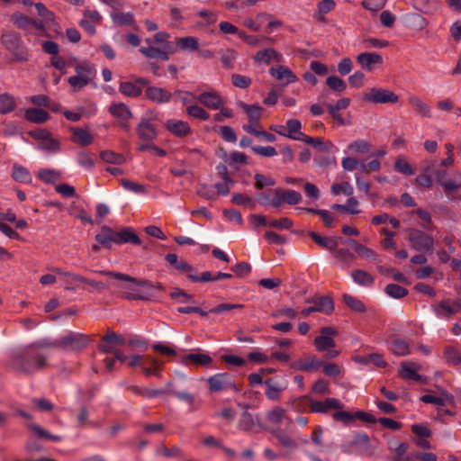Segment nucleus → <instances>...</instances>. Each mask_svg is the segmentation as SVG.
Masks as SVG:
<instances>
[{"label":"nucleus","instance_id":"f257e3e1","mask_svg":"<svg viewBox=\"0 0 461 461\" xmlns=\"http://www.w3.org/2000/svg\"><path fill=\"white\" fill-rule=\"evenodd\" d=\"M10 366L17 372L32 375L48 366L47 357L28 345L12 354Z\"/></svg>","mask_w":461,"mask_h":461},{"label":"nucleus","instance_id":"f03ea898","mask_svg":"<svg viewBox=\"0 0 461 461\" xmlns=\"http://www.w3.org/2000/svg\"><path fill=\"white\" fill-rule=\"evenodd\" d=\"M338 333L333 327H322L314 340L313 345L318 352H326L323 356L324 359H332L339 356L340 351L335 349L336 341L334 336Z\"/></svg>","mask_w":461,"mask_h":461},{"label":"nucleus","instance_id":"7ed1b4c3","mask_svg":"<svg viewBox=\"0 0 461 461\" xmlns=\"http://www.w3.org/2000/svg\"><path fill=\"white\" fill-rule=\"evenodd\" d=\"M162 364L149 355H133L128 357V366L131 368L140 366L146 376H160Z\"/></svg>","mask_w":461,"mask_h":461},{"label":"nucleus","instance_id":"20e7f679","mask_svg":"<svg viewBox=\"0 0 461 461\" xmlns=\"http://www.w3.org/2000/svg\"><path fill=\"white\" fill-rule=\"evenodd\" d=\"M1 42L13 54V61L24 62L28 59L26 49L16 33H4L1 37Z\"/></svg>","mask_w":461,"mask_h":461},{"label":"nucleus","instance_id":"39448f33","mask_svg":"<svg viewBox=\"0 0 461 461\" xmlns=\"http://www.w3.org/2000/svg\"><path fill=\"white\" fill-rule=\"evenodd\" d=\"M408 240L411 243V248L417 251L424 253H431L433 251V238L420 230H409Z\"/></svg>","mask_w":461,"mask_h":461},{"label":"nucleus","instance_id":"423d86ee","mask_svg":"<svg viewBox=\"0 0 461 461\" xmlns=\"http://www.w3.org/2000/svg\"><path fill=\"white\" fill-rule=\"evenodd\" d=\"M28 134L38 141L39 149L46 152L55 153L60 149L59 140L53 138L51 132L45 129H35L30 131Z\"/></svg>","mask_w":461,"mask_h":461},{"label":"nucleus","instance_id":"0eeeda50","mask_svg":"<svg viewBox=\"0 0 461 461\" xmlns=\"http://www.w3.org/2000/svg\"><path fill=\"white\" fill-rule=\"evenodd\" d=\"M363 100L373 104H395L399 96L388 89L371 87L363 93Z\"/></svg>","mask_w":461,"mask_h":461},{"label":"nucleus","instance_id":"6e6552de","mask_svg":"<svg viewBox=\"0 0 461 461\" xmlns=\"http://www.w3.org/2000/svg\"><path fill=\"white\" fill-rule=\"evenodd\" d=\"M59 339V348L65 351H80L90 342L86 335L77 332H69Z\"/></svg>","mask_w":461,"mask_h":461},{"label":"nucleus","instance_id":"1a4fd4ad","mask_svg":"<svg viewBox=\"0 0 461 461\" xmlns=\"http://www.w3.org/2000/svg\"><path fill=\"white\" fill-rule=\"evenodd\" d=\"M270 193L273 194L271 205L275 208L280 207L283 203L295 205L302 200V194L292 189L275 188L270 189Z\"/></svg>","mask_w":461,"mask_h":461},{"label":"nucleus","instance_id":"9d476101","mask_svg":"<svg viewBox=\"0 0 461 461\" xmlns=\"http://www.w3.org/2000/svg\"><path fill=\"white\" fill-rule=\"evenodd\" d=\"M207 384L211 393H217L227 390L238 392L233 376L228 373H219L207 379Z\"/></svg>","mask_w":461,"mask_h":461},{"label":"nucleus","instance_id":"9b49d317","mask_svg":"<svg viewBox=\"0 0 461 461\" xmlns=\"http://www.w3.org/2000/svg\"><path fill=\"white\" fill-rule=\"evenodd\" d=\"M344 447H347L346 452L357 451L361 455L368 456H373L375 452V448L371 445L370 438L366 433H356L353 440Z\"/></svg>","mask_w":461,"mask_h":461},{"label":"nucleus","instance_id":"f8f14e48","mask_svg":"<svg viewBox=\"0 0 461 461\" xmlns=\"http://www.w3.org/2000/svg\"><path fill=\"white\" fill-rule=\"evenodd\" d=\"M303 401L309 403L312 412L327 413L330 410H341L343 404L336 398H326L323 402L314 401L310 396H303Z\"/></svg>","mask_w":461,"mask_h":461},{"label":"nucleus","instance_id":"ddd939ff","mask_svg":"<svg viewBox=\"0 0 461 461\" xmlns=\"http://www.w3.org/2000/svg\"><path fill=\"white\" fill-rule=\"evenodd\" d=\"M146 42L149 44V46L141 47L139 50L147 58L168 60L169 55L175 52V50L171 44H165L162 47H154L151 45V41L149 39H147Z\"/></svg>","mask_w":461,"mask_h":461},{"label":"nucleus","instance_id":"4468645a","mask_svg":"<svg viewBox=\"0 0 461 461\" xmlns=\"http://www.w3.org/2000/svg\"><path fill=\"white\" fill-rule=\"evenodd\" d=\"M109 113L114 118L119 120V125L125 131L130 130V119L132 118V113L123 103H113L109 106Z\"/></svg>","mask_w":461,"mask_h":461},{"label":"nucleus","instance_id":"2eb2a0df","mask_svg":"<svg viewBox=\"0 0 461 461\" xmlns=\"http://www.w3.org/2000/svg\"><path fill=\"white\" fill-rule=\"evenodd\" d=\"M100 275L103 276H108L112 278H114L116 280L124 281V282H130L139 286L148 287V288H157L158 290H164V286L161 283H157L156 285H154L151 282L145 280V279H137L135 277H132L129 275L122 274V273H117L113 271H106V270H101L97 272Z\"/></svg>","mask_w":461,"mask_h":461},{"label":"nucleus","instance_id":"dca6fc26","mask_svg":"<svg viewBox=\"0 0 461 461\" xmlns=\"http://www.w3.org/2000/svg\"><path fill=\"white\" fill-rule=\"evenodd\" d=\"M149 85V80L144 77H138L134 81L121 82L119 91L123 95L136 98L142 93V87Z\"/></svg>","mask_w":461,"mask_h":461},{"label":"nucleus","instance_id":"f3484780","mask_svg":"<svg viewBox=\"0 0 461 461\" xmlns=\"http://www.w3.org/2000/svg\"><path fill=\"white\" fill-rule=\"evenodd\" d=\"M323 365V359L315 355H307L291 364V367L302 372H315Z\"/></svg>","mask_w":461,"mask_h":461},{"label":"nucleus","instance_id":"a211bd4d","mask_svg":"<svg viewBox=\"0 0 461 461\" xmlns=\"http://www.w3.org/2000/svg\"><path fill=\"white\" fill-rule=\"evenodd\" d=\"M271 434L284 448L294 450L299 447L300 442L289 435L285 429L279 428L270 430ZM307 439H301V444H307Z\"/></svg>","mask_w":461,"mask_h":461},{"label":"nucleus","instance_id":"6ab92c4d","mask_svg":"<svg viewBox=\"0 0 461 461\" xmlns=\"http://www.w3.org/2000/svg\"><path fill=\"white\" fill-rule=\"evenodd\" d=\"M427 170H429L432 172V174L436 176L437 181L441 185L445 193L448 196L452 195L454 191L457 190L458 184H456L451 180H447V181L444 180L445 176L447 174V170H446V167H444L440 164L438 166L431 165L430 167H429L427 168Z\"/></svg>","mask_w":461,"mask_h":461},{"label":"nucleus","instance_id":"aec40b11","mask_svg":"<svg viewBox=\"0 0 461 461\" xmlns=\"http://www.w3.org/2000/svg\"><path fill=\"white\" fill-rule=\"evenodd\" d=\"M196 100L209 109L218 110L225 104V101L216 91L201 93Z\"/></svg>","mask_w":461,"mask_h":461},{"label":"nucleus","instance_id":"412c9836","mask_svg":"<svg viewBox=\"0 0 461 461\" xmlns=\"http://www.w3.org/2000/svg\"><path fill=\"white\" fill-rule=\"evenodd\" d=\"M359 66L367 71H372L377 65L383 64V57L376 52H363L357 57Z\"/></svg>","mask_w":461,"mask_h":461},{"label":"nucleus","instance_id":"4be33fe9","mask_svg":"<svg viewBox=\"0 0 461 461\" xmlns=\"http://www.w3.org/2000/svg\"><path fill=\"white\" fill-rule=\"evenodd\" d=\"M145 95L149 100L156 104L169 103L173 98L172 93L158 86L147 87L145 90Z\"/></svg>","mask_w":461,"mask_h":461},{"label":"nucleus","instance_id":"5701e85b","mask_svg":"<svg viewBox=\"0 0 461 461\" xmlns=\"http://www.w3.org/2000/svg\"><path fill=\"white\" fill-rule=\"evenodd\" d=\"M166 129L178 138H184L191 133V128L186 122L176 119L167 120L165 123Z\"/></svg>","mask_w":461,"mask_h":461},{"label":"nucleus","instance_id":"b1692460","mask_svg":"<svg viewBox=\"0 0 461 461\" xmlns=\"http://www.w3.org/2000/svg\"><path fill=\"white\" fill-rule=\"evenodd\" d=\"M269 72L272 77L283 82L284 85H288L297 80L295 74L289 68L282 65L271 68Z\"/></svg>","mask_w":461,"mask_h":461},{"label":"nucleus","instance_id":"393cba45","mask_svg":"<svg viewBox=\"0 0 461 461\" xmlns=\"http://www.w3.org/2000/svg\"><path fill=\"white\" fill-rule=\"evenodd\" d=\"M136 133L141 140L147 142L154 140L158 136L156 127L148 121H142L138 124Z\"/></svg>","mask_w":461,"mask_h":461},{"label":"nucleus","instance_id":"a878e982","mask_svg":"<svg viewBox=\"0 0 461 461\" xmlns=\"http://www.w3.org/2000/svg\"><path fill=\"white\" fill-rule=\"evenodd\" d=\"M302 123L297 119H290L286 122L285 137L303 141L305 134L301 131Z\"/></svg>","mask_w":461,"mask_h":461},{"label":"nucleus","instance_id":"bb28decb","mask_svg":"<svg viewBox=\"0 0 461 461\" xmlns=\"http://www.w3.org/2000/svg\"><path fill=\"white\" fill-rule=\"evenodd\" d=\"M409 444L402 442L396 446H391L390 448L393 451L394 455L391 457V461H414L413 454H408Z\"/></svg>","mask_w":461,"mask_h":461},{"label":"nucleus","instance_id":"cd10ccee","mask_svg":"<svg viewBox=\"0 0 461 461\" xmlns=\"http://www.w3.org/2000/svg\"><path fill=\"white\" fill-rule=\"evenodd\" d=\"M24 117L28 122L37 124L44 123L50 118L46 111L40 108L26 109Z\"/></svg>","mask_w":461,"mask_h":461},{"label":"nucleus","instance_id":"c85d7f7f","mask_svg":"<svg viewBox=\"0 0 461 461\" xmlns=\"http://www.w3.org/2000/svg\"><path fill=\"white\" fill-rule=\"evenodd\" d=\"M181 361L185 366L194 364L196 366H206L212 362V358L208 354L197 353L185 355L182 357Z\"/></svg>","mask_w":461,"mask_h":461},{"label":"nucleus","instance_id":"c756f323","mask_svg":"<svg viewBox=\"0 0 461 461\" xmlns=\"http://www.w3.org/2000/svg\"><path fill=\"white\" fill-rule=\"evenodd\" d=\"M115 243H131L134 245H140L141 240L136 233L129 229H123L121 231H115Z\"/></svg>","mask_w":461,"mask_h":461},{"label":"nucleus","instance_id":"7c9ffc66","mask_svg":"<svg viewBox=\"0 0 461 461\" xmlns=\"http://www.w3.org/2000/svg\"><path fill=\"white\" fill-rule=\"evenodd\" d=\"M127 390L133 393L134 394L145 397L154 398L163 394H167V390L164 389H150L146 387H140L137 385H129Z\"/></svg>","mask_w":461,"mask_h":461},{"label":"nucleus","instance_id":"2f4dec72","mask_svg":"<svg viewBox=\"0 0 461 461\" xmlns=\"http://www.w3.org/2000/svg\"><path fill=\"white\" fill-rule=\"evenodd\" d=\"M239 106L245 111L249 122H258L260 121L263 108L259 104H247L244 102H240Z\"/></svg>","mask_w":461,"mask_h":461},{"label":"nucleus","instance_id":"473e14b6","mask_svg":"<svg viewBox=\"0 0 461 461\" xmlns=\"http://www.w3.org/2000/svg\"><path fill=\"white\" fill-rule=\"evenodd\" d=\"M443 358L450 366H460L459 370L461 372V354L457 348L451 345L446 346L443 351Z\"/></svg>","mask_w":461,"mask_h":461},{"label":"nucleus","instance_id":"72a5a7b5","mask_svg":"<svg viewBox=\"0 0 461 461\" xmlns=\"http://www.w3.org/2000/svg\"><path fill=\"white\" fill-rule=\"evenodd\" d=\"M409 104L413 107L414 111L422 117L430 118V107L425 104L420 97L411 95L408 97Z\"/></svg>","mask_w":461,"mask_h":461},{"label":"nucleus","instance_id":"f704fd0d","mask_svg":"<svg viewBox=\"0 0 461 461\" xmlns=\"http://www.w3.org/2000/svg\"><path fill=\"white\" fill-rule=\"evenodd\" d=\"M433 312L438 317L444 319H450L454 315V311L450 308V300H441L440 302L432 304Z\"/></svg>","mask_w":461,"mask_h":461},{"label":"nucleus","instance_id":"c9c22d12","mask_svg":"<svg viewBox=\"0 0 461 461\" xmlns=\"http://www.w3.org/2000/svg\"><path fill=\"white\" fill-rule=\"evenodd\" d=\"M308 235L317 245L330 251L335 250L338 247V242L333 238L322 237L315 231H310Z\"/></svg>","mask_w":461,"mask_h":461},{"label":"nucleus","instance_id":"e433bc0d","mask_svg":"<svg viewBox=\"0 0 461 461\" xmlns=\"http://www.w3.org/2000/svg\"><path fill=\"white\" fill-rule=\"evenodd\" d=\"M95 240L107 249H111L112 242L115 243V231L110 227L104 226L101 231L95 235Z\"/></svg>","mask_w":461,"mask_h":461},{"label":"nucleus","instance_id":"4c0bfd02","mask_svg":"<svg viewBox=\"0 0 461 461\" xmlns=\"http://www.w3.org/2000/svg\"><path fill=\"white\" fill-rule=\"evenodd\" d=\"M165 259L176 269L188 274H192L194 267L184 260H178L176 254L171 253L165 257Z\"/></svg>","mask_w":461,"mask_h":461},{"label":"nucleus","instance_id":"58836bf2","mask_svg":"<svg viewBox=\"0 0 461 461\" xmlns=\"http://www.w3.org/2000/svg\"><path fill=\"white\" fill-rule=\"evenodd\" d=\"M266 418L269 424L280 426L285 418V410L282 407L276 406L267 412Z\"/></svg>","mask_w":461,"mask_h":461},{"label":"nucleus","instance_id":"ea45409f","mask_svg":"<svg viewBox=\"0 0 461 461\" xmlns=\"http://www.w3.org/2000/svg\"><path fill=\"white\" fill-rule=\"evenodd\" d=\"M349 245L355 249L359 257L363 258H372L380 262L378 255L373 249L357 242L356 240L349 241Z\"/></svg>","mask_w":461,"mask_h":461},{"label":"nucleus","instance_id":"a19ab883","mask_svg":"<svg viewBox=\"0 0 461 461\" xmlns=\"http://www.w3.org/2000/svg\"><path fill=\"white\" fill-rule=\"evenodd\" d=\"M167 393L175 395L179 400L187 402L190 407V411H195L201 405V402H197L192 393L186 392H176L173 390L167 391Z\"/></svg>","mask_w":461,"mask_h":461},{"label":"nucleus","instance_id":"79ce46f5","mask_svg":"<svg viewBox=\"0 0 461 461\" xmlns=\"http://www.w3.org/2000/svg\"><path fill=\"white\" fill-rule=\"evenodd\" d=\"M16 107L15 98L8 93L0 95V114L13 112Z\"/></svg>","mask_w":461,"mask_h":461},{"label":"nucleus","instance_id":"37998d69","mask_svg":"<svg viewBox=\"0 0 461 461\" xmlns=\"http://www.w3.org/2000/svg\"><path fill=\"white\" fill-rule=\"evenodd\" d=\"M313 307H315L316 312L330 314L334 310V303L332 299L327 296L317 298L313 301Z\"/></svg>","mask_w":461,"mask_h":461},{"label":"nucleus","instance_id":"c03bdc74","mask_svg":"<svg viewBox=\"0 0 461 461\" xmlns=\"http://www.w3.org/2000/svg\"><path fill=\"white\" fill-rule=\"evenodd\" d=\"M280 55L274 49H266L257 52L255 60L261 63L268 64L273 59L280 61Z\"/></svg>","mask_w":461,"mask_h":461},{"label":"nucleus","instance_id":"a18cd8bd","mask_svg":"<svg viewBox=\"0 0 461 461\" xmlns=\"http://www.w3.org/2000/svg\"><path fill=\"white\" fill-rule=\"evenodd\" d=\"M333 251V256L339 261H340L344 267H349L352 262L356 259L355 255L350 252L348 249H335Z\"/></svg>","mask_w":461,"mask_h":461},{"label":"nucleus","instance_id":"49530a36","mask_svg":"<svg viewBox=\"0 0 461 461\" xmlns=\"http://www.w3.org/2000/svg\"><path fill=\"white\" fill-rule=\"evenodd\" d=\"M351 276L353 280L360 285H372L374 284L373 276L366 271L356 269L352 271Z\"/></svg>","mask_w":461,"mask_h":461},{"label":"nucleus","instance_id":"de8ad7c7","mask_svg":"<svg viewBox=\"0 0 461 461\" xmlns=\"http://www.w3.org/2000/svg\"><path fill=\"white\" fill-rule=\"evenodd\" d=\"M72 131L74 142H78L82 146H87L93 142V138L86 130L81 128H73Z\"/></svg>","mask_w":461,"mask_h":461},{"label":"nucleus","instance_id":"09e8293b","mask_svg":"<svg viewBox=\"0 0 461 461\" xmlns=\"http://www.w3.org/2000/svg\"><path fill=\"white\" fill-rule=\"evenodd\" d=\"M267 386L266 395L269 400L276 401L278 400L283 388L279 386L277 384L274 383L272 379H267L264 383Z\"/></svg>","mask_w":461,"mask_h":461},{"label":"nucleus","instance_id":"8fccbe9b","mask_svg":"<svg viewBox=\"0 0 461 461\" xmlns=\"http://www.w3.org/2000/svg\"><path fill=\"white\" fill-rule=\"evenodd\" d=\"M343 301L346 303V305L350 310H352L354 312H366V306L363 303V302L355 296H352L349 294H344Z\"/></svg>","mask_w":461,"mask_h":461},{"label":"nucleus","instance_id":"3c124183","mask_svg":"<svg viewBox=\"0 0 461 461\" xmlns=\"http://www.w3.org/2000/svg\"><path fill=\"white\" fill-rule=\"evenodd\" d=\"M28 428L35 433V435L40 438H44L47 440H51L54 442L59 441L61 438L57 435H51L48 431H46L44 429H42L40 425L35 423H31L28 425Z\"/></svg>","mask_w":461,"mask_h":461},{"label":"nucleus","instance_id":"603ef678","mask_svg":"<svg viewBox=\"0 0 461 461\" xmlns=\"http://www.w3.org/2000/svg\"><path fill=\"white\" fill-rule=\"evenodd\" d=\"M300 210L305 211L307 212L317 214L321 216L323 223L328 228L333 227V216L330 212L321 209H314V208H300Z\"/></svg>","mask_w":461,"mask_h":461},{"label":"nucleus","instance_id":"864d4df0","mask_svg":"<svg viewBox=\"0 0 461 461\" xmlns=\"http://www.w3.org/2000/svg\"><path fill=\"white\" fill-rule=\"evenodd\" d=\"M176 46L181 50L194 51L198 49V41L194 37H184L176 39Z\"/></svg>","mask_w":461,"mask_h":461},{"label":"nucleus","instance_id":"5fc2aeb1","mask_svg":"<svg viewBox=\"0 0 461 461\" xmlns=\"http://www.w3.org/2000/svg\"><path fill=\"white\" fill-rule=\"evenodd\" d=\"M256 424L257 422L251 413L244 411L241 414V417L239 420V427L240 429L250 431L255 428Z\"/></svg>","mask_w":461,"mask_h":461},{"label":"nucleus","instance_id":"6e6d98bb","mask_svg":"<svg viewBox=\"0 0 461 461\" xmlns=\"http://www.w3.org/2000/svg\"><path fill=\"white\" fill-rule=\"evenodd\" d=\"M186 113L194 118L206 121L210 118V114L203 107L197 104L188 105L186 108Z\"/></svg>","mask_w":461,"mask_h":461},{"label":"nucleus","instance_id":"4d7b16f0","mask_svg":"<svg viewBox=\"0 0 461 461\" xmlns=\"http://www.w3.org/2000/svg\"><path fill=\"white\" fill-rule=\"evenodd\" d=\"M399 375L402 379H410L415 381H421L422 376L419 375L414 369H412L408 364L402 363L401 369L399 370Z\"/></svg>","mask_w":461,"mask_h":461},{"label":"nucleus","instance_id":"13d9d810","mask_svg":"<svg viewBox=\"0 0 461 461\" xmlns=\"http://www.w3.org/2000/svg\"><path fill=\"white\" fill-rule=\"evenodd\" d=\"M394 169L405 176H411L414 174V169L411 165L402 157H399L394 164Z\"/></svg>","mask_w":461,"mask_h":461},{"label":"nucleus","instance_id":"bf43d9fd","mask_svg":"<svg viewBox=\"0 0 461 461\" xmlns=\"http://www.w3.org/2000/svg\"><path fill=\"white\" fill-rule=\"evenodd\" d=\"M385 293L396 299H401L408 294V290L399 285L389 284L385 287Z\"/></svg>","mask_w":461,"mask_h":461},{"label":"nucleus","instance_id":"052dcab7","mask_svg":"<svg viewBox=\"0 0 461 461\" xmlns=\"http://www.w3.org/2000/svg\"><path fill=\"white\" fill-rule=\"evenodd\" d=\"M392 351L397 356H405L410 353V347L407 341L395 339L392 344Z\"/></svg>","mask_w":461,"mask_h":461},{"label":"nucleus","instance_id":"680f3d73","mask_svg":"<svg viewBox=\"0 0 461 461\" xmlns=\"http://www.w3.org/2000/svg\"><path fill=\"white\" fill-rule=\"evenodd\" d=\"M100 157L104 161H105L107 163H111V164L121 165L125 160V158L122 155H121L119 153H115L111 150H105V151L101 152Z\"/></svg>","mask_w":461,"mask_h":461},{"label":"nucleus","instance_id":"e2e57ef3","mask_svg":"<svg viewBox=\"0 0 461 461\" xmlns=\"http://www.w3.org/2000/svg\"><path fill=\"white\" fill-rule=\"evenodd\" d=\"M322 372L325 375L330 377H337L341 372L342 368L336 363L326 362L323 360V365H321Z\"/></svg>","mask_w":461,"mask_h":461},{"label":"nucleus","instance_id":"0e129e2a","mask_svg":"<svg viewBox=\"0 0 461 461\" xmlns=\"http://www.w3.org/2000/svg\"><path fill=\"white\" fill-rule=\"evenodd\" d=\"M326 84L330 89L339 93L345 91L347 88L346 82L336 76L328 77L326 79Z\"/></svg>","mask_w":461,"mask_h":461},{"label":"nucleus","instance_id":"69168bd1","mask_svg":"<svg viewBox=\"0 0 461 461\" xmlns=\"http://www.w3.org/2000/svg\"><path fill=\"white\" fill-rule=\"evenodd\" d=\"M38 176L45 183H54L59 179V173L49 168H42L39 171Z\"/></svg>","mask_w":461,"mask_h":461},{"label":"nucleus","instance_id":"338daca9","mask_svg":"<svg viewBox=\"0 0 461 461\" xmlns=\"http://www.w3.org/2000/svg\"><path fill=\"white\" fill-rule=\"evenodd\" d=\"M12 176L14 180L19 182H27L30 179V174L28 170L17 164H14L13 167Z\"/></svg>","mask_w":461,"mask_h":461},{"label":"nucleus","instance_id":"774afa93","mask_svg":"<svg viewBox=\"0 0 461 461\" xmlns=\"http://www.w3.org/2000/svg\"><path fill=\"white\" fill-rule=\"evenodd\" d=\"M231 83L234 86L246 89L249 87L252 83L250 77L240 75V74H232L231 76Z\"/></svg>","mask_w":461,"mask_h":461}]
</instances>
